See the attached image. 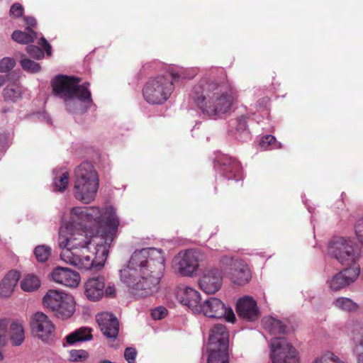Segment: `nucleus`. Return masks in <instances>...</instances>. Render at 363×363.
<instances>
[{"label": "nucleus", "instance_id": "obj_1", "mask_svg": "<svg viewBox=\"0 0 363 363\" xmlns=\"http://www.w3.org/2000/svg\"><path fill=\"white\" fill-rule=\"evenodd\" d=\"M86 232L101 237L106 241L113 240V208L100 209L97 207H74L70 211L69 220L59 231L58 244L61 252L69 251L74 254L88 252L91 239Z\"/></svg>", "mask_w": 363, "mask_h": 363}, {"label": "nucleus", "instance_id": "obj_2", "mask_svg": "<svg viewBox=\"0 0 363 363\" xmlns=\"http://www.w3.org/2000/svg\"><path fill=\"white\" fill-rule=\"evenodd\" d=\"M165 252L155 247L135 250L123 269L121 280L135 298H145L155 294L165 269Z\"/></svg>", "mask_w": 363, "mask_h": 363}, {"label": "nucleus", "instance_id": "obj_3", "mask_svg": "<svg viewBox=\"0 0 363 363\" xmlns=\"http://www.w3.org/2000/svg\"><path fill=\"white\" fill-rule=\"evenodd\" d=\"M193 97L202 112L209 116L228 112L235 100L233 89L209 79H202L194 86Z\"/></svg>", "mask_w": 363, "mask_h": 363}, {"label": "nucleus", "instance_id": "obj_4", "mask_svg": "<svg viewBox=\"0 0 363 363\" xmlns=\"http://www.w3.org/2000/svg\"><path fill=\"white\" fill-rule=\"evenodd\" d=\"M78 77L58 75L52 81L53 93L65 101L66 108L72 113H84L93 104L90 84H79Z\"/></svg>", "mask_w": 363, "mask_h": 363}, {"label": "nucleus", "instance_id": "obj_5", "mask_svg": "<svg viewBox=\"0 0 363 363\" xmlns=\"http://www.w3.org/2000/svg\"><path fill=\"white\" fill-rule=\"evenodd\" d=\"M195 70L169 69L164 75H159L150 79L143 88L145 99L152 104H162L172 95L175 82L193 78Z\"/></svg>", "mask_w": 363, "mask_h": 363}, {"label": "nucleus", "instance_id": "obj_6", "mask_svg": "<svg viewBox=\"0 0 363 363\" xmlns=\"http://www.w3.org/2000/svg\"><path fill=\"white\" fill-rule=\"evenodd\" d=\"M112 242L106 241V237L100 240L96 245L93 251L88 247V252L80 251L73 253L69 251L60 253V259L67 264L77 267L79 270L99 271L104 265L108 254V248Z\"/></svg>", "mask_w": 363, "mask_h": 363}, {"label": "nucleus", "instance_id": "obj_7", "mask_svg": "<svg viewBox=\"0 0 363 363\" xmlns=\"http://www.w3.org/2000/svg\"><path fill=\"white\" fill-rule=\"evenodd\" d=\"M74 196L77 199L89 203L96 194L99 177L93 164L83 162L74 171Z\"/></svg>", "mask_w": 363, "mask_h": 363}, {"label": "nucleus", "instance_id": "obj_8", "mask_svg": "<svg viewBox=\"0 0 363 363\" xmlns=\"http://www.w3.org/2000/svg\"><path fill=\"white\" fill-rule=\"evenodd\" d=\"M43 306L58 318H70L75 311L74 297L61 290L50 289L43 298Z\"/></svg>", "mask_w": 363, "mask_h": 363}, {"label": "nucleus", "instance_id": "obj_9", "mask_svg": "<svg viewBox=\"0 0 363 363\" xmlns=\"http://www.w3.org/2000/svg\"><path fill=\"white\" fill-rule=\"evenodd\" d=\"M328 254L345 266H356L360 257V249L350 238H337L328 246Z\"/></svg>", "mask_w": 363, "mask_h": 363}, {"label": "nucleus", "instance_id": "obj_10", "mask_svg": "<svg viewBox=\"0 0 363 363\" xmlns=\"http://www.w3.org/2000/svg\"><path fill=\"white\" fill-rule=\"evenodd\" d=\"M219 266L222 272L235 284L245 285L252 278L248 264L239 257L224 255L219 260Z\"/></svg>", "mask_w": 363, "mask_h": 363}, {"label": "nucleus", "instance_id": "obj_11", "mask_svg": "<svg viewBox=\"0 0 363 363\" xmlns=\"http://www.w3.org/2000/svg\"><path fill=\"white\" fill-rule=\"evenodd\" d=\"M202 255L200 251L193 249L179 252L173 259L172 267L183 277H192L199 267Z\"/></svg>", "mask_w": 363, "mask_h": 363}, {"label": "nucleus", "instance_id": "obj_12", "mask_svg": "<svg viewBox=\"0 0 363 363\" xmlns=\"http://www.w3.org/2000/svg\"><path fill=\"white\" fill-rule=\"evenodd\" d=\"M270 348L272 363H298L299 359L296 349L286 339H273Z\"/></svg>", "mask_w": 363, "mask_h": 363}, {"label": "nucleus", "instance_id": "obj_13", "mask_svg": "<svg viewBox=\"0 0 363 363\" xmlns=\"http://www.w3.org/2000/svg\"><path fill=\"white\" fill-rule=\"evenodd\" d=\"M199 313L212 318H225L231 323L235 320V315L232 308L226 307L221 300L216 297L209 298L201 304Z\"/></svg>", "mask_w": 363, "mask_h": 363}, {"label": "nucleus", "instance_id": "obj_14", "mask_svg": "<svg viewBox=\"0 0 363 363\" xmlns=\"http://www.w3.org/2000/svg\"><path fill=\"white\" fill-rule=\"evenodd\" d=\"M223 272L216 267L205 268L199 279L200 289L206 294H213L223 284Z\"/></svg>", "mask_w": 363, "mask_h": 363}, {"label": "nucleus", "instance_id": "obj_15", "mask_svg": "<svg viewBox=\"0 0 363 363\" xmlns=\"http://www.w3.org/2000/svg\"><path fill=\"white\" fill-rule=\"evenodd\" d=\"M30 326L32 333L43 341L48 340L55 332L52 320L42 312H37L30 317Z\"/></svg>", "mask_w": 363, "mask_h": 363}, {"label": "nucleus", "instance_id": "obj_16", "mask_svg": "<svg viewBox=\"0 0 363 363\" xmlns=\"http://www.w3.org/2000/svg\"><path fill=\"white\" fill-rule=\"evenodd\" d=\"M360 273V267L354 266L348 267L334 275L328 280L329 288L333 291H338L354 282Z\"/></svg>", "mask_w": 363, "mask_h": 363}, {"label": "nucleus", "instance_id": "obj_17", "mask_svg": "<svg viewBox=\"0 0 363 363\" xmlns=\"http://www.w3.org/2000/svg\"><path fill=\"white\" fill-rule=\"evenodd\" d=\"M51 277L55 282L70 288L77 287L81 279L77 272L62 267H57L53 269Z\"/></svg>", "mask_w": 363, "mask_h": 363}, {"label": "nucleus", "instance_id": "obj_18", "mask_svg": "<svg viewBox=\"0 0 363 363\" xmlns=\"http://www.w3.org/2000/svg\"><path fill=\"white\" fill-rule=\"evenodd\" d=\"M177 296L182 304L186 306L194 313H199L201 295L198 291L190 286H181L177 291Z\"/></svg>", "mask_w": 363, "mask_h": 363}, {"label": "nucleus", "instance_id": "obj_19", "mask_svg": "<svg viewBox=\"0 0 363 363\" xmlns=\"http://www.w3.org/2000/svg\"><path fill=\"white\" fill-rule=\"evenodd\" d=\"M229 333L222 324L214 325L209 331L206 347L228 349Z\"/></svg>", "mask_w": 363, "mask_h": 363}, {"label": "nucleus", "instance_id": "obj_20", "mask_svg": "<svg viewBox=\"0 0 363 363\" xmlns=\"http://www.w3.org/2000/svg\"><path fill=\"white\" fill-rule=\"evenodd\" d=\"M237 313L240 317L250 321L257 320L259 316L257 303L250 296H245L238 300L237 303Z\"/></svg>", "mask_w": 363, "mask_h": 363}, {"label": "nucleus", "instance_id": "obj_21", "mask_svg": "<svg viewBox=\"0 0 363 363\" xmlns=\"http://www.w3.org/2000/svg\"><path fill=\"white\" fill-rule=\"evenodd\" d=\"M104 277L89 279L84 284V294L89 301H97L102 298L104 294Z\"/></svg>", "mask_w": 363, "mask_h": 363}, {"label": "nucleus", "instance_id": "obj_22", "mask_svg": "<svg viewBox=\"0 0 363 363\" xmlns=\"http://www.w3.org/2000/svg\"><path fill=\"white\" fill-rule=\"evenodd\" d=\"M96 321L102 334L107 338L113 337V314L102 311L96 315Z\"/></svg>", "mask_w": 363, "mask_h": 363}, {"label": "nucleus", "instance_id": "obj_23", "mask_svg": "<svg viewBox=\"0 0 363 363\" xmlns=\"http://www.w3.org/2000/svg\"><path fill=\"white\" fill-rule=\"evenodd\" d=\"M20 279L17 271L9 272L0 282V298H6L11 296Z\"/></svg>", "mask_w": 363, "mask_h": 363}, {"label": "nucleus", "instance_id": "obj_24", "mask_svg": "<svg viewBox=\"0 0 363 363\" xmlns=\"http://www.w3.org/2000/svg\"><path fill=\"white\" fill-rule=\"evenodd\" d=\"M220 164L221 171L224 174H230L227 176L229 179H238L241 174V167L239 162L231 157H224L218 161Z\"/></svg>", "mask_w": 363, "mask_h": 363}, {"label": "nucleus", "instance_id": "obj_25", "mask_svg": "<svg viewBox=\"0 0 363 363\" xmlns=\"http://www.w3.org/2000/svg\"><path fill=\"white\" fill-rule=\"evenodd\" d=\"M264 328L272 335L284 334L286 330L285 325L279 320L272 316L264 317L262 320Z\"/></svg>", "mask_w": 363, "mask_h": 363}, {"label": "nucleus", "instance_id": "obj_26", "mask_svg": "<svg viewBox=\"0 0 363 363\" xmlns=\"http://www.w3.org/2000/svg\"><path fill=\"white\" fill-rule=\"evenodd\" d=\"M92 329L89 327H82L68 335L66 340L68 343L74 344L77 342L89 341L92 340Z\"/></svg>", "mask_w": 363, "mask_h": 363}, {"label": "nucleus", "instance_id": "obj_27", "mask_svg": "<svg viewBox=\"0 0 363 363\" xmlns=\"http://www.w3.org/2000/svg\"><path fill=\"white\" fill-rule=\"evenodd\" d=\"M228 350L225 348L206 347L207 363H228Z\"/></svg>", "mask_w": 363, "mask_h": 363}, {"label": "nucleus", "instance_id": "obj_28", "mask_svg": "<svg viewBox=\"0 0 363 363\" xmlns=\"http://www.w3.org/2000/svg\"><path fill=\"white\" fill-rule=\"evenodd\" d=\"M24 89L18 84L7 86L3 91L4 100L6 101L16 102L21 99Z\"/></svg>", "mask_w": 363, "mask_h": 363}, {"label": "nucleus", "instance_id": "obj_29", "mask_svg": "<svg viewBox=\"0 0 363 363\" xmlns=\"http://www.w3.org/2000/svg\"><path fill=\"white\" fill-rule=\"evenodd\" d=\"M333 306L340 311L345 312H354L358 309V305L347 297H338L333 300Z\"/></svg>", "mask_w": 363, "mask_h": 363}, {"label": "nucleus", "instance_id": "obj_30", "mask_svg": "<svg viewBox=\"0 0 363 363\" xmlns=\"http://www.w3.org/2000/svg\"><path fill=\"white\" fill-rule=\"evenodd\" d=\"M12 39L21 44H28L33 42L36 38V33L29 27L25 29V31L15 30L12 35Z\"/></svg>", "mask_w": 363, "mask_h": 363}, {"label": "nucleus", "instance_id": "obj_31", "mask_svg": "<svg viewBox=\"0 0 363 363\" xmlns=\"http://www.w3.org/2000/svg\"><path fill=\"white\" fill-rule=\"evenodd\" d=\"M40 286L39 278L33 274H28L21 281V287L24 291L32 292L38 289Z\"/></svg>", "mask_w": 363, "mask_h": 363}, {"label": "nucleus", "instance_id": "obj_32", "mask_svg": "<svg viewBox=\"0 0 363 363\" xmlns=\"http://www.w3.org/2000/svg\"><path fill=\"white\" fill-rule=\"evenodd\" d=\"M11 340L13 345L18 346L25 339L24 330L21 324L13 323L11 325Z\"/></svg>", "mask_w": 363, "mask_h": 363}, {"label": "nucleus", "instance_id": "obj_33", "mask_svg": "<svg viewBox=\"0 0 363 363\" xmlns=\"http://www.w3.org/2000/svg\"><path fill=\"white\" fill-rule=\"evenodd\" d=\"M312 363H345L339 356L335 353L327 351L315 357Z\"/></svg>", "mask_w": 363, "mask_h": 363}, {"label": "nucleus", "instance_id": "obj_34", "mask_svg": "<svg viewBox=\"0 0 363 363\" xmlns=\"http://www.w3.org/2000/svg\"><path fill=\"white\" fill-rule=\"evenodd\" d=\"M20 65L23 70L32 74L39 72L41 69L39 63L34 62L26 57L22 58L21 60Z\"/></svg>", "mask_w": 363, "mask_h": 363}, {"label": "nucleus", "instance_id": "obj_35", "mask_svg": "<svg viewBox=\"0 0 363 363\" xmlns=\"http://www.w3.org/2000/svg\"><path fill=\"white\" fill-rule=\"evenodd\" d=\"M51 253L50 247L46 245H39L35 248L34 254L38 262H44L50 257Z\"/></svg>", "mask_w": 363, "mask_h": 363}, {"label": "nucleus", "instance_id": "obj_36", "mask_svg": "<svg viewBox=\"0 0 363 363\" xmlns=\"http://www.w3.org/2000/svg\"><path fill=\"white\" fill-rule=\"evenodd\" d=\"M69 182V173L64 172L59 177L54 181V187L56 191H63L67 186Z\"/></svg>", "mask_w": 363, "mask_h": 363}, {"label": "nucleus", "instance_id": "obj_37", "mask_svg": "<svg viewBox=\"0 0 363 363\" xmlns=\"http://www.w3.org/2000/svg\"><path fill=\"white\" fill-rule=\"evenodd\" d=\"M16 65V60L12 57H4L0 60V72L6 73L11 70Z\"/></svg>", "mask_w": 363, "mask_h": 363}, {"label": "nucleus", "instance_id": "obj_38", "mask_svg": "<svg viewBox=\"0 0 363 363\" xmlns=\"http://www.w3.org/2000/svg\"><path fill=\"white\" fill-rule=\"evenodd\" d=\"M88 358V353L83 350H73L69 352V360L72 362H79Z\"/></svg>", "mask_w": 363, "mask_h": 363}, {"label": "nucleus", "instance_id": "obj_39", "mask_svg": "<svg viewBox=\"0 0 363 363\" xmlns=\"http://www.w3.org/2000/svg\"><path fill=\"white\" fill-rule=\"evenodd\" d=\"M259 145L264 149L267 148L270 145H273V148L280 147V145L276 144V138L271 135H267L263 137L260 140Z\"/></svg>", "mask_w": 363, "mask_h": 363}, {"label": "nucleus", "instance_id": "obj_40", "mask_svg": "<svg viewBox=\"0 0 363 363\" xmlns=\"http://www.w3.org/2000/svg\"><path fill=\"white\" fill-rule=\"evenodd\" d=\"M27 52L33 58L40 60L44 57V52L38 46L28 45L26 48Z\"/></svg>", "mask_w": 363, "mask_h": 363}, {"label": "nucleus", "instance_id": "obj_41", "mask_svg": "<svg viewBox=\"0 0 363 363\" xmlns=\"http://www.w3.org/2000/svg\"><path fill=\"white\" fill-rule=\"evenodd\" d=\"M167 311L163 306L157 307L151 311V315L154 320H161L167 315Z\"/></svg>", "mask_w": 363, "mask_h": 363}, {"label": "nucleus", "instance_id": "obj_42", "mask_svg": "<svg viewBox=\"0 0 363 363\" xmlns=\"http://www.w3.org/2000/svg\"><path fill=\"white\" fill-rule=\"evenodd\" d=\"M9 14L13 18L21 17L23 14V7L20 4L16 3L11 6Z\"/></svg>", "mask_w": 363, "mask_h": 363}, {"label": "nucleus", "instance_id": "obj_43", "mask_svg": "<svg viewBox=\"0 0 363 363\" xmlns=\"http://www.w3.org/2000/svg\"><path fill=\"white\" fill-rule=\"evenodd\" d=\"M137 351L133 347H127L124 352V357L128 363H135Z\"/></svg>", "mask_w": 363, "mask_h": 363}, {"label": "nucleus", "instance_id": "obj_44", "mask_svg": "<svg viewBox=\"0 0 363 363\" xmlns=\"http://www.w3.org/2000/svg\"><path fill=\"white\" fill-rule=\"evenodd\" d=\"M355 234L359 241L363 245V218L358 220L355 225Z\"/></svg>", "mask_w": 363, "mask_h": 363}, {"label": "nucleus", "instance_id": "obj_45", "mask_svg": "<svg viewBox=\"0 0 363 363\" xmlns=\"http://www.w3.org/2000/svg\"><path fill=\"white\" fill-rule=\"evenodd\" d=\"M40 44L42 45V47L46 51L48 55H51V46L50 45V44L47 42V40L44 38H42L40 39Z\"/></svg>", "mask_w": 363, "mask_h": 363}, {"label": "nucleus", "instance_id": "obj_46", "mask_svg": "<svg viewBox=\"0 0 363 363\" xmlns=\"http://www.w3.org/2000/svg\"><path fill=\"white\" fill-rule=\"evenodd\" d=\"M26 22L30 26H33L36 23L35 19L34 18H33V17H28V18H26Z\"/></svg>", "mask_w": 363, "mask_h": 363}, {"label": "nucleus", "instance_id": "obj_47", "mask_svg": "<svg viewBox=\"0 0 363 363\" xmlns=\"http://www.w3.org/2000/svg\"><path fill=\"white\" fill-rule=\"evenodd\" d=\"M114 330H115V338L117 337L118 335V330H119V323H118V320H117L116 318H115V328H114Z\"/></svg>", "mask_w": 363, "mask_h": 363}, {"label": "nucleus", "instance_id": "obj_48", "mask_svg": "<svg viewBox=\"0 0 363 363\" xmlns=\"http://www.w3.org/2000/svg\"><path fill=\"white\" fill-rule=\"evenodd\" d=\"M113 293V288L108 286L105 290V294L106 296H111Z\"/></svg>", "mask_w": 363, "mask_h": 363}, {"label": "nucleus", "instance_id": "obj_49", "mask_svg": "<svg viewBox=\"0 0 363 363\" xmlns=\"http://www.w3.org/2000/svg\"><path fill=\"white\" fill-rule=\"evenodd\" d=\"M269 100L267 99H262L258 101V106H266L268 103Z\"/></svg>", "mask_w": 363, "mask_h": 363}, {"label": "nucleus", "instance_id": "obj_50", "mask_svg": "<svg viewBox=\"0 0 363 363\" xmlns=\"http://www.w3.org/2000/svg\"><path fill=\"white\" fill-rule=\"evenodd\" d=\"M358 352H363V337L359 340V345L357 346Z\"/></svg>", "mask_w": 363, "mask_h": 363}, {"label": "nucleus", "instance_id": "obj_51", "mask_svg": "<svg viewBox=\"0 0 363 363\" xmlns=\"http://www.w3.org/2000/svg\"><path fill=\"white\" fill-rule=\"evenodd\" d=\"M357 363H363V352L357 353Z\"/></svg>", "mask_w": 363, "mask_h": 363}, {"label": "nucleus", "instance_id": "obj_52", "mask_svg": "<svg viewBox=\"0 0 363 363\" xmlns=\"http://www.w3.org/2000/svg\"><path fill=\"white\" fill-rule=\"evenodd\" d=\"M6 77L4 76L0 75V88L5 84Z\"/></svg>", "mask_w": 363, "mask_h": 363}, {"label": "nucleus", "instance_id": "obj_53", "mask_svg": "<svg viewBox=\"0 0 363 363\" xmlns=\"http://www.w3.org/2000/svg\"><path fill=\"white\" fill-rule=\"evenodd\" d=\"M119 222L118 220L116 219V218L115 217V223H114V225H115V230L116 229V227L117 225H118Z\"/></svg>", "mask_w": 363, "mask_h": 363}, {"label": "nucleus", "instance_id": "obj_54", "mask_svg": "<svg viewBox=\"0 0 363 363\" xmlns=\"http://www.w3.org/2000/svg\"><path fill=\"white\" fill-rule=\"evenodd\" d=\"M100 363H113L112 362L109 361V360H102L100 362Z\"/></svg>", "mask_w": 363, "mask_h": 363}]
</instances>
